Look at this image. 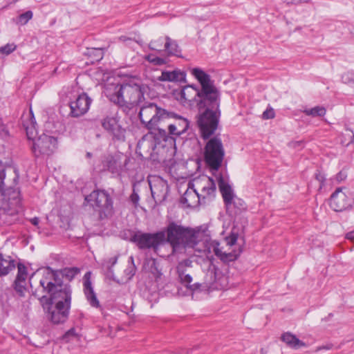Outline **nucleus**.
Masks as SVG:
<instances>
[{"label":"nucleus","mask_w":354,"mask_h":354,"mask_svg":"<svg viewBox=\"0 0 354 354\" xmlns=\"http://www.w3.org/2000/svg\"><path fill=\"white\" fill-rule=\"evenodd\" d=\"M196 180V179H194L192 181L188 183L187 189L180 198V203L187 207H196L199 204V194L194 183Z\"/></svg>","instance_id":"6ab92c4d"},{"label":"nucleus","mask_w":354,"mask_h":354,"mask_svg":"<svg viewBox=\"0 0 354 354\" xmlns=\"http://www.w3.org/2000/svg\"><path fill=\"white\" fill-rule=\"evenodd\" d=\"M211 136L205 146L204 156L207 165L213 170H218L223 162L225 150L218 136Z\"/></svg>","instance_id":"9d476101"},{"label":"nucleus","mask_w":354,"mask_h":354,"mask_svg":"<svg viewBox=\"0 0 354 354\" xmlns=\"http://www.w3.org/2000/svg\"><path fill=\"white\" fill-rule=\"evenodd\" d=\"M44 281V277H42L39 280V284L42 292L47 294L48 297L44 295L41 297V299H46L51 305L60 302L66 307L71 308V289L70 286L66 283H53V281H51V284L47 285L43 283Z\"/></svg>","instance_id":"0eeeda50"},{"label":"nucleus","mask_w":354,"mask_h":354,"mask_svg":"<svg viewBox=\"0 0 354 354\" xmlns=\"http://www.w3.org/2000/svg\"><path fill=\"white\" fill-rule=\"evenodd\" d=\"M86 158H90L92 157V153L90 152H87L86 154Z\"/></svg>","instance_id":"e2e57ef3"},{"label":"nucleus","mask_w":354,"mask_h":354,"mask_svg":"<svg viewBox=\"0 0 354 354\" xmlns=\"http://www.w3.org/2000/svg\"><path fill=\"white\" fill-rule=\"evenodd\" d=\"M281 340L292 348L298 349L306 346V343L299 339L296 335L290 332L284 333L281 336Z\"/></svg>","instance_id":"b1692460"},{"label":"nucleus","mask_w":354,"mask_h":354,"mask_svg":"<svg viewBox=\"0 0 354 354\" xmlns=\"http://www.w3.org/2000/svg\"><path fill=\"white\" fill-rule=\"evenodd\" d=\"M30 223H31L33 225L37 226V225H38V224H39V218H37V217H34V218H31V219L30 220Z\"/></svg>","instance_id":"13d9d810"},{"label":"nucleus","mask_w":354,"mask_h":354,"mask_svg":"<svg viewBox=\"0 0 354 354\" xmlns=\"http://www.w3.org/2000/svg\"><path fill=\"white\" fill-rule=\"evenodd\" d=\"M346 238L348 240H351V241L354 242V230L348 232L346 234Z\"/></svg>","instance_id":"6e6d98bb"},{"label":"nucleus","mask_w":354,"mask_h":354,"mask_svg":"<svg viewBox=\"0 0 354 354\" xmlns=\"http://www.w3.org/2000/svg\"><path fill=\"white\" fill-rule=\"evenodd\" d=\"M92 100L86 93L79 95L75 100L70 102V115L73 118H78L86 113L89 109Z\"/></svg>","instance_id":"a211bd4d"},{"label":"nucleus","mask_w":354,"mask_h":354,"mask_svg":"<svg viewBox=\"0 0 354 354\" xmlns=\"http://www.w3.org/2000/svg\"><path fill=\"white\" fill-rule=\"evenodd\" d=\"M149 185L156 204L163 202L169 192L167 182L160 176H153L149 178Z\"/></svg>","instance_id":"2eb2a0df"},{"label":"nucleus","mask_w":354,"mask_h":354,"mask_svg":"<svg viewBox=\"0 0 354 354\" xmlns=\"http://www.w3.org/2000/svg\"><path fill=\"white\" fill-rule=\"evenodd\" d=\"M129 263L131 265L125 270V272L127 273L128 278L131 279L135 274L136 270L134 265L133 257L132 256L129 257Z\"/></svg>","instance_id":"4c0bfd02"},{"label":"nucleus","mask_w":354,"mask_h":354,"mask_svg":"<svg viewBox=\"0 0 354 354\" xmlns=\"http://www.w3.org/2000/svg\"><path fill=\"white\" fill-rule=\"evenodd\" d=\"M331 348H332V345L331 344H328V345H326V346L317 347L315 349V351L316 352H319V351H322L323 349H324V350H330Z\"/></svg>","instance_id":"5fc2aeb1"},{"label":"nucleus","mask_w":354,"mask_h":354,"mask_svg":"<svg viewBox=\"0 0 354 354\" xmlns=\"http://www.w3.org/2000/svg\"><path fill=\"white\" fill-rule=\"evenodd\" d=\"M104 167L112 173H118L122 169V163L116 157L109 156L104 160Z\"/></svg>","instance_id":"cd10ccee"},{"label":"nucleus","mask_w":354,"mask_h":354,"mask_svg":"<svg viewBox=\"0 0 354 354\" xmlns=\"http://www.w3.org/2000/svg\"><path fill=\"white\" fill-rule=\"evenodd\" d=\"M199 96V90L194 84H188L183 86L181 90V97L189 103V105L196 104V106H199V100L196 97Z\"/></svg>","instance_id":"4be33fe9"},{"label":"nucleus","mask_w":354,"mask_h":354,"mask_svg":"<svg viewBox=\"0 0 354 354\" xmlns=\"http://www.w3.org/2000/svg\"><path fill=\"white\" fill-rule=\"evenodd\" d=\"M3 210L4 211V215L6 216H15L18 212V209L17 207H9L7 208L6 207H3Z\"/></svg>","instance_id":"09e8293b"},{"label":"nucleus","mask_w":354,"mask_h":354,"mask_svg":"<svg viewBox=\"0 0 354 354\" xmlns=\"http://www.w3.org/2000/svg\"><path fill=\"white\" fill-rule=\"evenodd\" d=\"M119 40L127 44H129L131 41H132V39L131 38L127 37L126 36L120 37Z\"/></svg>","instance_id":"603ef678"},{"label":"nucleus","mask_w":354,"mask_h":354,"mask_svg":"<svg viewBox=\"0 0 354 354\" xmlns=\"http://www.w3.org/2000/svg\"><path fill=\"white\" fill-rule=\"evenodd\" d=\"M174 119V122L169 124L167 136L171 137L174 140V149H176V138L185 133L189 126V121L176 113L174 116H169L166 120Z\"/></svg>","instance_id":"f3484780"},{"label":"nucleus","mask_w":354,"mask_h":354,"mask_svg":"<svg viewBox=\"0 0 354 354\" xmlns=\"http://www.w3.org/2000/svg\"><path fill=\"white\" fill-rule=\"evenodd\" d=\"M221 93L215 80L201 69V138L207 139L218 129L221 111Z\"/></svg>","instance_id":"f257e3e1"},{"label":"nucleus","mask_w":354,"mask_h":354,"mask_svg":"<svg viewBox=\"0 0 354 354\" xmlns=\"http://www.w3.org/2000/svg\"><path fill=\"white\" fill-rule=\"evenodd\" d=\"M158 80L174 82L172 71H162L161 75L158 77Z\"/></svg>","instance_id":"79ce46f5"},{"label":"nucleus","mask_w":354,"mask_h":354,"mask_svg":"<svg viewBox=\"0 0 354 354\" xmlns=\"http://www.w3.org/2000/svg\"><path fill=\"white\" fill-rule=\"evenodd\" d=\"M165 43L164 45V50L168 55H174L179 57L180 55V49L176 42V41L171 39L167 36L165 38Z\"/></svg>","instance_id":"bb28decb"},{"label":"nucleus","mask_w":354,"mask_h":354,"mask_svg":"<svg viewBox=\"0 0 354 354\" xmlns=\"http://www.w3.org/2000/svg\"><path fill=\"white\" fill-rule=\"evenodd\" d=\"M165 240V234L163 232L156 233L135 232L131 237V241L138 245L140 249L152 248L156 251L159 245Z\"/></svg>","instance_id":"f8f14e48"},{"label":"nucleus","mask_w":354,"mask_h":354,"mask_svg":"<svg viewBox=\"0 0 354 354\" xmlns=\"http://www.w3.org/2000/svg\"><path fill=\"white\" fill-rule=\"evenodd\" d=\"M153 135V140H148L143 137L138 143L136 153L140 156L152 158L153 155L163 156L165 153L174 151V140L167 136V132L163 129L157 131H150Z\"/></svg>","instance_id":"7ed1b4c3"},{"label":"nucleus","mask_w":354,"mask_h":354,"mask_svg":"<svg viewBox=\"0 0 354 354\" xmlns=\"http://www.w3.org/2000/svg\"><path fill=\"white\" fill-rule=\"evenodd\" d=\"M89 274L90 273L87 272L84 275V292L86 300L92 307L100 308V301L92 287L91 281L88 277Z\"/></svg>","instance_id":"412c9836"},{"label":"nucleus","mask_w":354,"mask_h":354,"mask_svg":"<svg viewBox=\"0 0 354 354\" xmlns=\"http://www.w3.org/2000/svg\"><path fill=\"white\" fill-rule=\"evenodd\" d=\"M146 59L156 66H162L167 63L166 59L157 57L153 54L148 55Z\"/></svg>","instance_id":"c9c22d12"},{"label":"nucleus","mask_w":354,"mask_h":354,"mask_svg":"<svg viewBox=\"0 0 354 354\" xmlns=\"http://www.w3.org/2000/svg\"><path fill=\"white\" fill-rule=\"evenodd\" d=\"M118 257H111L108 261H106L104 266L107 269L108 272L109 273H112V267L117 263Z\"/></svg>","instance_id":"c03bdc74"},{"label":"nucleus","mask_w":354,"mask_h":354,"mask_svg":"<svg viewBox=\"0 0 354 354\" xmlns=\"http://www.w3.org/2000/svg\"><path fill=\"white\" fill-rule=\"evenodd\" d=\"M6 174L5 166L2 162L0 161V192L6 199H8V205L10 203L12 205H17L19 203L20 192L15 188L17 185L18 176L14 172L10 171L8 174Z\"/></svg>","instance_id":"1a4fd4ad"},{"label":"nucleus","mask_w":354,"mask_h":354,"mask_svg":"<svg viewBox=\"0 0 354 354\" xmlns=\"http://www.w3.org/2000/svg\"><path fill=\"white\" fill-rule=\"evenodd\" d=\"M218 187L223 198V202L227 209H230L232 205V201L234 198V194L231 186L225 183L223 178H220L218 181Z\"/></svg>","instance_id":"5701e85b"},{"label":"nucleus","mask_w":354,"mask_h":354,"mask_svg":"<svg viewBox=\"0 0 354 354\" xmlns=\"http://www.w3.org/2000/svg\"><path fill=\"white\" fill-rule=\"evenodd\" d=\"M303 112L306 115H310L313 117H321L326 114V110L324 106H317L312 109H305Z\"/></svg>","instance_id":"2f4dec72"},{"label":"nucleus","mask_w":354,"mask_h":354,"mask_svg":"<svg viewBox=\"0 0 354 354\" xmlns=\"http://www.w3.org/2000/svg\"><path fill=\"white\" fill-rule=\"evenodd\" d=\"M225 241L227 245L232 246L236 244L238 239V234L232 232L229 236L225 237Z\"/></svg>","instance_id":"49530a36"},{"label":"nucleus","mask_w":354,"mask_h":354,"mask_svg":"<svg viewBox=\"0 0 354 354\" xmlns=\"http://www.w3.org/2000/svg\"><path fill=\"white\" fill-rule=\"evenodd\" d=\"M33 17V13L30 10H28L24 13L19 15L16 19H13V21L19 26L26 25Z\"/></svg>","instance_id":"7c9ffc66"},{"label":"nucleus","mask_w":354,"mask_h":354,"mask_svg":"<svg viewBox=\"0 0 354 354\" xmlns=\"http://www.w3.org/2000/svg\"><path fill=\"white\" fill-rule=\"evenodd\" d=\"M346 171L342 170L335 176V180H336L337 183H339L346 180Z\"/></svg>","instance_id":"8fccbe9b"},{"label":"nucleus","mask_w":354,"mask_h":354,"mask_svg":"<svg viewBox=\"0 0 354 354\" xmlns=\"http://www.w3.org/2000/svg\"><path fill=\"white\" fill-rule=\"evenodd\" d=\"M26 282L25 281L15 279L14 283V288L20 297L24 296Z\"/></svg>","instance_id":"f704fd0d"},{"label":"nucleus","mask_w":354,"mask_h":354,"mask_svg":"<svg viewBox=\"0 0 354 354\" xmlns=\"http://www.w3.org/2000/svg\"><path fill=\"white\" fill-rule=\"evenodd\" d=\"M353 204V198L346 187L337 188L330 198V206L335 212L346 210Z\"/></svg>","instance_id":"ddd939ff"},{"label":"nucleus","mask_w":354,"mask_h":354,"mask_svg":"<svg viewBox=\"0 0 354 354\" xmlns=\"http://www.w3.org/2000/svg\"><path fill=\"white\" fill-rule=\"evenodd\" d=\"M103 128L118 141L125 140L126 129L122 127L120 118L117 115L106 116L102 122Z\"/></svg>","instance_id":"dca6fc26"},{"label":"nucleus","mask_w":354,"mask_h":354,"mask_svg":"<svg viewBox=\"0 0 354 354\" xmlns=\"http://www.w3.org/2000/svg\"><path fill=\"white\" fill-rule=\"evenodd\" d=\"M87 55L91 57V62H99L103 58L104 52L101 48L88 49Z\"/></svg>","instance_id":"473e14b6"},{"label":"nucleus","mask_w":354,"mask_h":354,"mask_svg":"<svg viewBox=\"0 0 354 354\" xmlns=\"http://www.w3.org/2000/svg\"><path fill=\"white\" fill-rule=\"evenodd\" d=\"M17 269H18V272H17V275L16 279L26 281L27 275H28L26 267L22 263H18Z\"/></svg>","instance_id":"e433bc0d"},{"label":"nucleus","mask_w":354,"mask_h":354,"mask_svg":"<svg viewBox=\"0 0 354 354\" xmlns=\"http://www.w3.org/2000/svg\"><path fill=\"white\" fill-rule=\"evenodd\" d=\"M174 77V82H185V73L179 70H174L172 71Z\"/></svg>","instance_id":"a18cd8bd"},{"label":"nucleus","mask_w":354,"mask_h":354,"mask_svg":"<svg viewBox=\"0 0 354 354\" xmlns=\"http://www.w3.org/2000/svg\"><path fill=\"white\" fill-rule=\"evenodd\" d=\"M275 117V113L272 107H268L262 114V118L264 120L272 119Z\"/></svg>","instance_id":"de8ad7c7"},{"label":"nucleus","mask_w":354,"mask_h":354,"mask_svg":"<svg viewBox=\"0 0 354 354\" xmlns=\"http://www.w3.org/2000/svg\"><path fill=\"white\" fill-rule=\"evenodd\" d=\"M342 82L345 84H354V73L353 72L345 73L342 75Z\"/></svg>","instance_id":"37998d69"},{"label":"nucleus","mask_w":354,"mask_h":354,"mask_svg":"<svg viewBox=\"0 0 354 354\" xmlns=\"http://www.w3.org/2000/svg\"><path fill=\"white\" fill-rule=\"evenodd\" d=\"M176 113L158 106L155 103L148 102L140 107L139 118L145 127L151 131L160 129L158 124L167 117L174 116Z\"/></svg>","instance_id":"423d86ee"},{"label":"nucleus","mask_w":354,"mask_h":354,"mask_svg":"<svg viewBox=\"0 0 354 354\" xmlns=\"http://www.w3.org/2000/svg\"><path fill=\"white\" fill-rule=\"evenodd\" d=\"M165 43V39L162 37H159L157 39L152 40L149 44V47L150 49L153 50L162 51V48L164 46Z\"/></svg>","instance_id":"72a5a7b5"},{"label":"nucleus","mask_w":354,"mask_h":354,"mask_svg":"<svg viewBox=\"0 0 354 354\" xmlns=\"http://www.w3.org/2000/svg\"><path fill=\"white\" fill-rule=\"evenodd\" d=\"M49 309L48 318L55 324L64 323L68 317L70 307H66L59 302Z\"/></svg>","instance_id":"aec40b11"},{"label":"nucleus","mask_w":354,"mask_h":354,"mask_svg":"<svg viewBox=\"0 0 354 354\" xmlns=\"http://www.w3.org/2000/svg\"><path fill=\"white\" fill-rule=\"evenodd\" d=\"M310 0H301V3H308L309 2Z\"/></svg>","instance_id":"69168bd1"},{"label":"nucleus","mask_w":354,"mask_h":354,"mask_svg":"<svg viewBox=\"0 0 354 354\" xmlns=\"http://www.w3.org/2000/svg\"><path fill=\"white\" fill-rule=\"evenodd\" d=\"M315 178L319 183V189H322L325 185V175L321 171L317 170L315 174Z\"/></svg>","instance_id":"ea45409f"},{"label":"nucleus","mask_w":354,"mask_h":354,"mask_svg":"<svg viewBox=\"0 0 354 354\" xmlns=\"http://www.w3.org/2000/svg\"><path fill=\"white\" fill-rule=\"evenodd\" d=\"M79 272L80 270L75 267L66 268L57 270H53L48 267L43 272L42 277H44L43 283L51 284V281H53V283H64L63 278H66L68 281H71Z\"/></svg>","instance_id":"4468645a"},{"label":"nucleus","mask_w":354,"mask_h":354,"mask_svg":"<svg viewBox=\"0 0 354 354\" xmlns=\"http://www.w3.org/2000/svg\"><path fill=\"white\" fill-rule=\"evenodd\" d=\"M129 199H130L131 203L135 207H138L140 196L138 195V190L135 186H133V192L131 194Z\"/></svg>","instance_id":"58836bf2"},{"label":"nucleus","mask_w":354,"mask_h":354,"mask_svg":"<svg viewBox=\"0 0 354 354\" xmlns=\"http://www.w3.org/2000/svg\"><path fill=\"white\" fill-rule=\"evenodd\" d=\"M85 201L97 214L100 220L107 219L113 214L112 198L104 190H93L85 197Z\"/></svg>","instance_id":"6e6552de"},{"label":"nucleus","mask_w":354,"mask_h":354,"mask_svg":"<svg viewBox=\"0 0 354 354\" xmlns=\"http://www.w3.org/2000/svg\"><path fill=\"white\" fill-rule=\"evenodd\" d=\"M195 162H196V171H198L199 170V157H197L195 159Z\"/></svg>","instance_id":"052dcab7"},{"label":"nucleus","mask_w":354,"mask_h":354,"mask_svg":"<svg viewBox=\"0 0 354 354\" xmlns=\"http://www.w3.org/2000/svg\"><path fill=\"white\" fill-rule=\"evenodd\" d=\"M15 261L10 256L0 254V277L7 275L15 268Z\"/></svg>","instance_id":"393cba45"},{"label":"nucleus","mask_w":354,"mask_h":354,"mask_svg":"<svg viewBox=\"0 0 354 354\" xmlns=\"http://www.w3.org/2000/svg\"><path fill=\"white\" fill-rule=\"evenodd\" d=\"M205 179L207 182V186H205L203 188V192L205 193L206 196L203 197V203H205V200L207 198L208 200H212L215 196L216 192V184L214 180L207 176H205Z\"/></svg>","instance_id":"c85d7f7f"},{"label":"nucleus","mask_w":354,"mask_h":354,"mask_svg":"<svg viewBox=\"0 0 354 354\" xmlns=\"http://www.w3.org/2000/svg\"><path fill=\"white\" fill-rule=\"evenodd\" d=\"M171 222L167 226V241L172 246L173 252H180L187 248H194L198 243V232Z\"/></svg>","instance_id":"39448f33"},{"label":"nucleus","mask_w":354,"mask_h":354,"mask_svg":"<svg viewBox=\"0 0 354 354\" xmlns=\"http://www.w3.org/2000/svg\"><path fill=\"white\" fill-rule=\"evenodd\" d=\"M350 142H354V134L352 133L351 140Z\"/></svg>","instance_id":"0e129e2a"},{"label":"nucleus","mask_w":354,"mask_h":354,"mask_svg":"<svg viewBox=\"0 0 354 354\" xmlns=\"http://www.w3.org/2000/svg\"><path fill=\"white\" fill-rule=\"evenodd\" d=\"M207 232L206 227L203 228V227L201 225V241L203 243V252L207 254V258L209 259L207 254L213 252L215 255L224 263H229L237 259L241 253V250L230 252H223L219 248V243L216 241L212 240L209 234Z\"/></svg>","instance_id":"9b49d317"},{"label":"nucleus","mask_w":354,"mask_h":354,"mask_svg":"<svg viewBox=\"0 0 354 354\" xmlns=\"http://www.w3.org/2000/svg\"><path fill=\"white\" fill-rule=\"evenodd\" d=\"M17 48L15 44H7L6 45L0 48V53L6 55L12 53Z\"/></svg>","instance_id":"a19ab883"},{"label":"nucleus","mask_w":354,"mask_h":354,"mask_svg":"<svg viewBox=\"0 0 354 354\" xmlns=\"http://www.w3.org/2000/svg\"><path fill=\"white\" fill-rule=\"evenodd\" d=\"M180 280L183 283H185V286L187 288V295H190L192 296V299H197V293L199 289V283H196L194 285H189V283L192 281V278L189 274H180L179 275Z\"/></svg>","instance_id":"a878e982"},{"label":"nucleus","mask_w":354,"mask_h":354,"mask_svg":"<svg viewBox=\"0 0 354 354\" xmlns=\"http://www.w3.org/2000/svg\"><path fill=\"white\" fill-rule=\"evenodd\" d=\"M192 74L199 82V68H195L192 71Z\"/></svg>","instance_id":"864d4df0"},{"label":"nucleus","mask_w":354,"mask_h":354,"mask_svg":"<svg viewBox=\"0 0 354 354\" xmlns=\"http://www.w3.org/2000/svg\"><path fill=\"white\" fill-rule=\"evenodd\" d=\"M75 335V330L73 328L68 330L64 336V338H67L68 336Z\"/></svg>","instance_id":"4d7b16f0"},{"label":"nucleus","mask_w":354,"mask_h":354,"mask_svg":"<svg viewBox=\"0 0 354 354\" xmlns=\"http://www.w3.org/2000/svg\"><path fill=\"white\" fill-rule=\"evenodd\" d=\"M196 124L199 126V114L196 115Z\"/></svg>","instance_id":"680f3d73"},{"label":"nucleus","mask_w":354,"mask_h":354,"mask_svg":"<svg viewBox=\"0 0 354 354\" xmlns=\"http://www.w3.org/2000/svg\"><path fill=\"white\" fill-rule=\"evenodd\" d=\"M203 263L205 264H207L208 267L204 281V284H205V287H207L209 285L212 284L216 281V268L212 264L210 260L204 259Z\"/></svg>","instance_id":"c756f323"},{"label":"nucleus","mask_w":354,"mask_h":354,"mask_svg":"<svg viewBox=\"0 0 354 354\" xmlns=\"http://www.w3.org/2000/svg\"><path fill=\"white\" fill-rule=\"evenodd\" d=\"M147 89V85L134 78L123 84L106 86L104 94L113 103L130 109L142 102Z\"/></svg>","instance_id":"f03ea898"},{"label":"nucleus","mask_w":354,"mask_h":354,"mask_svg":"<svg viewBox=\"0 0 354 354\" xmlns=\"http://www.w3.org/2000/svg\"><path fill=\"white\" fill-rule=\"evenodd\" d=\"M288 4L290 3H301V0H283Z\"/></svg>","instance_id":"bf43d9fd"},{"label":"nucleus","mask_w":354,"mask_h":354,"mask_svg":"<svg viewBox=\"0 0 354 354\" xmlns=\"http://www.w3.org/2000/svg\"><path fill=\"white\" fill-rule=\"evenodd\" d=\"M28 120L23 119V126L26 131L27 137L32 141V151L36 158L48 156L53 153L56 139L46 134H42L36 137L37 132L36 129V121L32 110L30 109Z\"/></svg>","instance_id":"20e7f679"},{"label":"nucleus","mask_w":354,"mask_h":354,"mask_svg":"<svg viewBox=\"0 0 354 354\" xmlns=\"http://www.w3.org/2000/svg\"><path fill=\"white\" fill-rule=\"evenodd\" d=\"M232 205L234 206V207L238 208L239 209H241L244 207L245 203L243 201H242L240 198H234L232 201Z\"/></svg>","instance_id":"3c124183"}]
</instances>
